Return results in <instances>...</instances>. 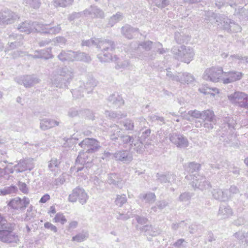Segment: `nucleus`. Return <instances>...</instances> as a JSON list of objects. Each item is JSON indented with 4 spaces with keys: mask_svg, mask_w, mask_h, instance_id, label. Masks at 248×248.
<instances>
[{
    "mask_svg": "<svg viewBox=\"0 0 248 248\" xmlns=\"http://www.w3.org/2000/svg\"><path fill=\"white\" fill-rule=\"evenodd\" d=\"M222 122L224 125L223 127H222L223 131H226L230 134H232L237 124L236 120L233 117L227 116L223 118Z\"/></svg>",
    "mask_w": 248,
    "mask_h": 248,
    "instance_id": "aec40b11",
    "label": "nucleus"
},
{
    "mask_svg": "<svg viewBox=\"0 0 248 248\" xmlns=\"http://www.w3.org/2000/svg\"><path fill=\"white\" fill-rule=\"evenodd\" d=\"M113 157L116 160L121 161L124 163H129L133 158L132 155L130 153L126 150L118 151L113 155Z\"/></svg>",
    "mask_w": 248,
    "mask_h": 248,
    "instance_id": "6ab92c4d",
    "label": "nucleus"
},
{
    "mask_svg": "<svg viewBox=\"0 0 248 248\" xmlns=\"http://www.w3.org/2000/svg\"><path fill=\"white\" fill-rule=\"evenodd\" d=\"M24 3L34 9L38 8L40 5L39 0H24Z\"/></svg>",
    "mask_w": 248,
    "mask_h": 248,
    "instance_id": "052dcab7",
    "label": "nucleus"
},
{
    "mask_svg": "<svg viewBox=\"0 0 248 248\" xmlns=\"http://www.w3.org/2000/svg\"><path fill=\"white\" fill-rule=\"evenodd\" d=\"M76 61H82L85 62H89L91 61L90 56L84 52H76Z\"/></svg>",
    "mask_w": 248,
    "mask_h": 248,
    "instance_id": "6e6d98bb",
    "label": "nucleus"
},
{
    "mask_svg": "<svg viewBox=\"0 0 248 248\" xmlns=\"http://www.w3.org/2000/svg\"><path fill=\"white\" fill-rule=\"evenodd\" d=\"M79 145L88 153H93L100 147L98 142L96 140L90 138L84 139Z\"/></svg>",
    "mask_w": 248,
    "mask_h": 248,
    "instance_id": "9b49d317",
    "label": "nucleus"
},
{
    "mask_svg": "<svg viewBox=\"0 0 248 248\" xmlns=\"http://www.w3.org/2000/svg\"><path fill=\"white\" fill-rule=\"evenodd\" d=\"M138 29L134 28L128 25H126L122 28L123 34L127 38L131 39L137 33Z\"/></svg>",
    "mask_w": 248,
    "mask_h": 248,
    "instance_id": "7c9ffc66",
    "label": "nucleus"
},
{
    "mask_svg": "<svg viewBox=\"0 0 248 248\" xmlns=\"http://www.w3.org/2000/svg\"><path fill=\"white\" fill-rule=\"evenodd\" d=\"M157 180L161 183H175L176 181L175 175L173 173L169 172L167 174H157Z\"/></svg>",
    "mask_w": 248,
    "mask_h": 248,
    "instance_id": "bb28decb",
    "label": "nucleus"
},
{
    "mask_svg": "<svg viewBox=\"0 0 248 248\" xmlns=\"http://www.w3.org/2000/svg\"><path fill=\"white\" fill-rule=\"evenodd\" d=\"M171 51L175 59L187 63L190 62L194 56L193 49L185 46H181L179 47H173Z\"/></svg>",
    "mask_w": 248,
    "mask_h": 248,
    "instance_id": "39448f33",
    "label": "nucleus"
},
{
    "mask_svg": "<svg viewBox=\"0 0 248 248\" xmlns=\"http://www.w3.org/2000/svg\"><path fill=\"white\" fill-rule=\"evenodd\" d=\"M202 111L201 112L198 110L195 109L194 110H189L188 111L187 115L193 118L201 119L202 115Z\"/></svg>",
    "mask_w": 248,
    "mask_h": 248,
    "instance_id": "0e129e2a",
    "label": "nucleus"
},
{
    "mask_svg": "<svg viewBox=\"0 0 248 248\" xmlns=\"http://www.w3.org/2000/svg\"><path fill=\"white\" fill-rule=\"evenodd\" d=\"M121 129L117 125H114L111 127L110 131V138L112 140H116L123 136Z\"/></svg>",
    "mask_w": 248,
    "mask_h": 248,
    "instance_id": "c9c22d12",
    "label": "nucleus"
},
{
    "mask_svg": "<svg viewBox=\"0 0 248 248\" xmlns=\"http://www.w3.org/2000/svg\"><path fill=\"white\" fill-rule=\"evenodd\" d=\"M38 32L44 34H56L60 32L61 28L60 25L53 27H50L49 25L40 23L38 25Z\"/></svg>",
    "mask_w": 248,
    "mask_h": 248,
    "instance_id": "a211bd4d",
    "label": "nucleus"
},
{
    "mask_svg": "<svg viewBox=\"0 0 248 248\" xmlns=\"http://www.w3.org/2000/svg\"><path fill=\"white\" fill-rule=\"evenodd\" d=\"M80 110L75 108H71L69 109L68 111V115L70 117H75L78 116L80 113Z\"/></svg>",
    "mask_w": 248,
    "mask_h": 248,
    "instance_id": "338daca9",
    "label": "nucleus"
},
{
    "mask_svg": "<svg viewBox=\"0 0 248 248\" xmlns=\"http://www.w3.org/2000/svg\"><path fill=\"white\" fill-rule=\"evenodd\" d=\"M18 18L17 15L10 10H7L0 13V24L7 25L14 23Z\"/></svg>",
    "mask_w": 248,
    "mask_h": 248,
    "instance_id": "f8f14e48",
    "label": "nucleus"
},
{
    "mask_svg": "<svg viewBox=\"0 0 248 248\" xmlns=\"http://www.w3.org/2000/svg\"><path fill=\"white\" fill-rule=\"evenodd\" d=\"M40 24L37 22L26 21L20 23L17 26V29L21 32H25L29 34L34 31L38 32V26Z\"/></svg>",
    "mask_w": 248,
    "mask_h": 248,
    "instance_id": "ddd939ff",
    "label": "nucleus"
},
{
    "mask_svg": "<svg viewBox=\"0 0 248 248\" xmlns=\"http://www.w3.org/2000/svg\"><path fill=\"white\" fill-rule=\"evenodd\" d=\"M139 198L142 201L149 203H154L156 200V196L154 193L149 192L146 194H140L139 195Z\"/></svg>",
    "mask_w": 248,
    "mask_h": 248,
    "instance_id": "4c0bfd02",
    "label": "nucleus"
},
{
    "mask_svg": "<svg viewBox=\"0 0 248 248\" xmlns=\"http://www.w3.org/2000/svg\"><path fill=\"white\" fill-rule=\"evenodd\" d=\"M107 181L109 185H112L120 188L123 187V180L118 174L113 173L108 174Z\"/></svg>",
    "mask_w": 248,
    "mask_h": 248,
    "instance_id": "5701e85b",
    "label": "nucleus"
},
{
    "mask_svg": "<svg viewBox=\"0 0 248 248\" xmlns=\"http://www.w3.org/2000/svg\"><path fill=\"white\" fill-rule=\"evenodd\" d=\"M154 2L158 8H164L170 3V0H154Z\"/></svg>",
    "mask_w": 248,
    "mask_h": 248,
    "instance_id": "e2e57ef3",
    "label": "nucleus"
},
{
    "mask_svg": "<svg viewBox=\"0 0 248 248\" xmlns=\"http://www.w3.org/2000/svg\"><path fill=\"white\" fill-rule=\"evenodd\" d=\"M139 230L142 232H143L146 236H155L159 233L156 229L149 225H146L140 228Z\"/></svg>",
    "mask_w": 248,
    "mask_h": 248,
    "instance_id": "72a5a7b5",
    "label": "nucleus"
},
{
    "mask_svg": "<svg viewBox=\"0 0 248 248\" xmlns=\"http://www.w3.org/2000/svg\"><path fill=\"white\" fill-rule=\"evenodd\" d=\"M60 121L48 118L40 119V128L42 130H46L51 128L58 126Z\"/></svg>",
    "mask_w": 248,
    "mask_h": 248,
    "instance_id": "4be33fe9",
    "label": "nucleus"
},
{
    "mask_svg": "<svg viewBox=\"0 0 248 248\" xmlns=\"http://www.w3.org/2000/svg\"><path fill=\"white\" fill-rule=\"evenodd\" d=\"M74 0H54L52 4L55 7H65L71 5Z\"/></svg>",
    "mask_w": 248,
    "mask_h": 248,
    "instance_id": "a19ab883",
    "label": "nucleus"
},
{
    "mask_svg": "<svg viewBox=\"0 0 248 248\" xmlns=\"http://www.w3.org/2000/svg\"><path fill=\"white\" fill-rule=\"evenodd\" d=\"M217 26L228 32H238L241 31V27L233 20L229 18L225 15H216L215 16Z\"/></svg>",
    "mask_w": 248,
    "mask_h": 248,
    "instance_id": "7ed1b4c3",
    "label": "nucleus"
},
{
    "mask_svg": "<svg viewBox=\"0 0 248 248\" xmlns=\"http://www.w3.org/2000/svg\"><path fill=\"white\" fill-rule=\"evenodd\" d=\"M15 224L7 221L0 227V241L5 243H17L19 241L18 236L13 231Z\"/></svg>",
    "mask_w": 248,
    "mask_h": 248,
    "instance_id": "f03ea898",
    "label": "nucleus"
},
{
    "mask_svg": "<svg viewBox=\"0 0 248 248\" xmlns=\"http://www.w3.org/2000/svg\"><path fill=\"white\" fill-rule=\"evenodd\" d=\"M10 39H16L17 40H20L19 41H15V42H11L8 48L5 49V52L9 51L10 49H13L17 47L20 46L22 45V43L21 40L23 39V36L21 34L17 35L16 34L13 33L9 35Z\"/></svg>",
    "mask_w": 248,
    "mask_h": 248,
    "instance_id": "473e14b6",
    "label": "nucleus"
},
{
    "mask_svg": "<svg viewBox=\"0 0 248 248\" xmlns=\"http://www.w3.org/2000/svg\"><path fill=\"white\" fill-rule=\"evenodd\" d=\"M84 16L92 18H103L105 17L104 12L96 6H91L83 11Z\"/></svg>",
    "mask_w": 248,
    "mask_h": 248,
    "instance_id": "2eb2a0df",
    "label": "nucleus"
},
{
    "mask_svg": "<svg viewBox=\"0 0 248 248\" xmlns=\"http://www.w3.org/2000/svg\"><path fill=\"white\" fill-rule=\"evenodd\" d=\"M87 152H80L79 153L78 156L76 159V162L77 164H80L84 165L87 161L88 155ZM88 153H89L88 152Z\"/></svg>",
    "mask_w": 248,
    "mask_h": 248,
    "instance_id": "8fccbe9b",
    "label": "nucleus"
},
{
    "mask_svg": "<svg viewBox=\"0 0 248 248\" xmlns=\"http://www.w3.org/2000/svg\"><path fill=\"white\" fill-rule=\"evenodd\" d=\"M74 77V71L71 67L65 66L57 69L51 78L52 84L56 87L67 89Z\"/></svg>",
    "mask_w": 248,
    "mask_h": 248,
    "instance_id": "f257e3e1",
    "label": "nucleus"
},
{
    "mask_svg": "<svg viewBox=\"0 0 248 248\" xmlns=\"http://www.w3.org/2000/svg\"><path fill=\"white\" fill-rule=\"evenodd\" d=\"M213 197L216 200L225 201L229 198L228 190L224 191L219 188L214 189L212 192Z\"/></svg>",
    "mask_w": 248,
    "mask_h": 248,
    "instance_id": "cd10ccee",
    "label": "nucleus"
},
{
    "mask_svg": "<svg viewBox=\"0 0 248 248\" xmlns=\"http://www.w3.org/2000/svg\"><path fill=\"white\" fill-rule=\"evenodd\" d=\"M127 202L126 195L124 194L117 195L115 200V203L119 207H122Z\"/></svg>",
    "mask_w": 248,
    "mask_h": 248,
    "instance_id": "603ef678",
    "label": "nucleus"
},
{
    "mask_svg": "<svg viewBox=\"0 0 248 248\" xmlns=\"http://www.w3.org/2000/svg\"><path fill=\"white\" fill-rule=\"evenodd\" d=\"M169 139L173 144L179 148H186L189 145L187 139L180 133H172L170 134Z\"/></svg>",
    "mask_w": 248,
    "mask_h": 248,
    "instance_id": "1a4fd4ad",
    "label": "nucleus"
},
{
    "mask_svg": "<svg viewBox=\"0 0 248 248\" xmlns=\"http://www.w3.org/2000/svg\"><path fill=\"white\" fill-rule=\"evenodd\" d=\"M114 62L116 63L115 68L117 69H124L129 65V62L127 60L121 61L119 58L117 61Z\"/></svg>",
    "mask_w": 248,
    "mask_h": 248,
    "instance_id": "bf43d9fd",
    "label": "nucleus"
},
{
    "mask_svg": "<svg viewBox=\"0 0 248 248\" xmlns=\"http://www.w3.org/2000/svg\"><path fill=\"white\" fill-rule=\"evenodd\" d=\"M231 207L227 204H221L219 206L217 216L221 218H227L232 215Z\"/></svg>",
    "mask_w": 248,
    "mask_h": 248,
    "instance_id": "a878e982",
    "label": "nucleus"
},
{
    "mask_svg": "<svg viewBox=\"0 0 248 248\" xmlns=\"http://www.w3.org/2000/svg\"><path fill=\"white\" fill-rule=\"evenodd\" d=\"M152 45L153 42L151 41L142 42L138 45L136 51L138 52L140 50L141 48L146 51H150L152 47Z\"/></svg>",
    "mask_w": 248,
    "mask_h": 248,
    "instance_id": "37998d69",
    "label": "nucleus"
},
{
    "mask_svg": "<svg viewBox=\"0 0 248 248\" xmlns=\"http://www.w3.org/2000/svg\"><path fill=\"white\" fill-rule=\"evenodd\" d=\"M51 49L50 47L47 48L46 49L41 50V53L42 55L37 56L36 57H42V59H48L51 58L52 55L51 53Z\"/></svg>",
    "mask_w": 248,
    "mask_h": 248,
    "instance_id": "13d9d810",
    "label": "nucleus"
},
{
    "mask_svg": "<svg viewBox=\"0 0 248 248\" xmlns=\"http://www.w3.org/2000/svg\"><path fill=\"white\" fill-rule=\"evenodd\" d=\"M199 91L204 94H210L213 96H215L216 93H218L219 92L218 90L216 88H211L205 86H202L200 87Z\"/></svg>",
    "mask_w": 248,
    "mask_h": 248,
    "instance_id": "ea45409f",
    "label": "nucleus"
},
{
    "mask_svg": "<svg viewBox=\"0 0 248 248\" xmlns=\"http://www.w3.org/2000/svg\"><path fill=\"white\" fill-rule=\"evenodd\" d=\"M60 161L57 158H52L49 162L48 168L53 171H55L59 168Z\"/></svg>",
    "mask_w": 248,
    "mask_h": 248,
    "instance_id": "864d4df0",
    "label": "nucleus"
},
{
    "mask_svg": "<svg viewBox=\"0 0 248 248\" xmlns=\"http://www.w3.org/2000/svg\"><path fill=\"white\" fill-rule=\"evenodd\" d=\"M233 236L236 239L239 247L246 248L248 246V240L247 239V234L243 231H239L233 234Z\"/></svg>",
    "mask_w": 248,
    "mask_h": 248,
    "instance_id": "393cba45",
    "label": "nucleus"
},
{
    "mask_svg": "<svg viewBox=\"0 0 248 248\" xmlns=\"http://www.w3.org/2000/svg\"><path fill=\"white\" fill-rule=\"evenodd\" d=\"M53 221L55 223L59 222L61 224L63 225L66 222L67 219L62 213H58L56 214L55 217L53 218Z\"/></svg>",
    "mask_w": 248,
    "mask_h": 248,
    "instance_id": "4d7b16f0",
    "label": "nucleus"
},
{
    "mask_svg": "<svg viewBox=\"0 0 248 248\" xmlns=\"http://www.w3.org/2000/svg\"><path fill=\"white\" fill-rule=\"evenodd\" d=\"M192 197L191 194L189 192L182 193L179 197V201L181 202L189 201Z\"/></svg>",
    "mask_w": 248,
    "mask_h": 248,
    "instance_id": "69168bd1",
    "label": "nucleus"
},
{
    "mask_svg": "<svg viewBox=\"0 0 248 248\" xmlns=\"http://www.w3.org/2000/svg\"><path fill=\"white\" fill-rule=\"evenodd\" d=\"M200 168V165L199 164L191 162L189 163L188 167L186 168V170L190 174H192V175L196 174V175H197V174H198L197 173V171L199 170Z\"/></svg>",
    "mask_w": 248,
    "mask_h": 248,
    "instance_id": "79ce46f5",
    "label": "nucleus"
},
{
    "mask_svg": "<svg viewBox=\"0 0 248 248\" xmlns=\"http://www.w3.org/2000/svg\"><path fill=\"white\" fill-rule=\"evenodd\" d=\"M110 51H106L102 52V54H100L98 55V58L101 62H109L111 61H117L118 60V57L115 55L113 57L109 53Z\"/></svg>",
    "mask_w": 248,
    "mask_h": 248,
    "instance_id": "f704fd0d",
    "label": "nucleus"
},
{
    "mask_svg": "<svg viewBox=\"0 0 248 248\" xmlns=\"http://www.w3.org/2000/svg\"><path fill=\"white\" fill-rule=\"evenodd\" d=\"M124 144H129L131 149L137 153H141L144 150L143 143L136 137L129 135H123L121 139Z\"/></svg>",
    "mask_w": 248,
    "mask_h": 248,
    "instance_id": "0eeeda50",
    "label": "nucleus"
},
{
    "mask_svg": "<svg viewBox=\"0 0 248 248\" xmlns=\"http://www.w3.org/2000/svg\"><path fill=\"white\" fill-rule=\"evenodd\" d=\"M30 200L28 198L24 197L22 200L19 197L12 199L8 205L12 208L16 210H24L29 204Z\"/></svg>",
    "mask_w": 248,
    "mask_h": 248,
    "instance_id": "dca6fc26",
    "label": "nucleus"
},
{
    "mask_svg": "<svg viewBox=\"0 0 248 248\" xmlns=\"http://www.w3.org/2000/svg\"><path fill=\"white\" fill-rule=\"evenodd\" d=\"M31 161L32 160L30 159L20 160L19 162L15 166V168H17V172H22L27 170H31L33 168L30 164Z\"/></svg>",
    "mask_w": 248,
    "mask_h": 248,
    "instance_id": "c85d7f7f",
    "label": "nucleus"
},
{
    "mask_svg": "<svg viewBox=\"0 0 248 248\" xmlns=\"http://www.w3.org/2000/svg\"><path fill=\"white\" fill-rule=\"evenodd\" d=\"M17 190V187L15 186H10L5 187L2 189H0V195L5 196L8 194L15 193Z\"/></svg>",
    "mask_w": 248,
    "mask_h": 248,
    "instance_id": "09e8293b",
    "label": "nucleus"
},
{
    "mask_svg": "<svg viewBox=\"0 0 248 248\" xmlns=\"http://www.w3.org/2000/svg\"><path fill=\"white\" fill-rule=\"evenodd\" d=\"M173 79L182 84H189L194 79V77L188 73H179V76L173 77Z\"/></svg>",
    "mask_w": 248,
    "mask_h": 248,
    "instance_id": "c756f323",
    "label": "nucleus"
},
{
    "mask_svg": "<svg viewBox=\"0 0 248 248\" xmlns=\"http://www.w3.org/2000/svg\"><path fill=\"white\" fill-rule=\"evenodd\" d=\"M216 5L219 9L223 6H227L228 5H230L231 7L234 8L236 6V4L233 0H225V1L217 0L216 2Z\"/></svg>",
    "mask_w": 248,
    "mask_h": 248,
    "instance_id": "49530a36",
    "label": "nucleus"
},
{
    "mask_svg": "<svg viewBox=\"0 0 248 248\" xmlns=\"http://www.w3.org/2000/svg\"><path fill=\"white\" fill-rule=\"evenodd\" d=\"M97 41H98V39L96 38H91L90 40H83L82 42V46H90L94 45L97 46Z\"/></svg>",
    "mask_w": 248,
    "mask_h": 248,
    "instance_id": "680f3d73",
    "label": "nucleus"
},
{
    "mask_svg": "<svg viewBox=\"0 0 248 248\" xmlns=\"http://www.w3.org/2000/svg\"><path fill=\"white\" fill-rule=\"evenodd\" d=\"M224 72L221 67H212L207 68L204 72L202 78L213 82L221 81Z\"/></svg>",
    "mask_w": 248,
    "mask_h": 248,
    "instance_id": "423d86ee",
    "label": "nucleus"
},
{
    "mask_svg": "<svg viewBox=\"0 0 248 248\" xmlns=\"http://www.w3.org/2000/svg\"><path fill=\"white\" fill-rule=\"evenodd\" d=\"M123 18V14L120 12L117 13L113 15L109 19L108 24L111 27L114 26L116 23L122 20Z\"/></svg>",
    "mask_w": 248,
    "mask_h": 248,
    "instance_id": "c03bdc74",
    "label": "nucleus"
},
{
    "mask_svg": "<svg viewBox=\"0 0 248 248\" xmlns=\"http://www.w3.org/2000/svg\"><path fill=\"white\" fill-rule=\"evenodd\" d=\"M202 115L201 119L203 122H212V120L215 119V116L213 111L210 109H207L202 111Z\"/></svg>",
    "mask_w": 248,
    "mask_h": 248,
    "instance_id": "58836bf2",
    "label": "nucleus"
},
{
    "mask_svg": "<svg viewBox=\"0 0 248 248\" xmlns=\"http://www.w3.org/2000/svg\"><path fill=\"white\" fill-rule=\"evenodd\" d=\"M175 39L178 44H182L188 40V36L185 35L183 33L176 32Z\"/></svg>",
    "mask_w": 248,
    "mask_h": 248,
    "instance_id": "3c124183",
    "label": "nucleus"
},
{
    "mask_svg": "<svg viewBox=\"0 0 248 248\" xmlns=\"http://www.w3.org/2000/svg\"><path fill=\"white\" fill-rule=\"evenodd\" d=\"M97 47L101 49L102 52L112 51L115 49V44L114 42L110 40L98 39Z\"/></svg>",
    "mask_w": 248,
    "mask_h": 248,
    "instance_id": "412c9836",
    "label": "nucleus"
},
{
    "mask_svg": "<svg viewBox=\"0 0 248 248\" xmlns=\"http://www.w3.org/2000/svg\"><path fill=\"white\" fill-rule=\"evenodd\" d=\"M185 178L187 180H191L190 185L195 189H199L202 191L208 190L211 187V185L206 178L202 175L194 174L186 175Z\"/></svg>",
    "mask_w": 248,
    "mask_h": 248,
    "instance_id": "20e7f679",
    "label": "nucleus"
},
{
    "mask_svg": "<svg viewBox=\"0 0 248 248\" xmlns=\"http://www.w3.org/2000/svg\"><path fill=\"white\" fill-rule=\"evenodd\" d=\"M238 107L248 108V95L246 93L245 96L242 97Z\"/></svg>",
    "mask_w": 248,
    "mask_h": 248,
    "instance_id": "774afa93",
    "label": "nucleus"
},
{
    "mask_svg": "<svg viewBox=\"0 0 248 248\" xmlns=\"http://www.w3.org/2000/svg\"><path fill=\"white\" fill-rule=\"evenodd\" d=\"M234 8H235L234 14L239 15V18H244L248 17V8L245 7L235 8V6Z\"/></svg>",
    "mask_w": 248,
    "mask_h": 248,
    "instance_id": "a18cd8bd",
    "label": "nucleus"
},
{
    "mask_svg": "<svg viewBox=\"0 0 248 248\" xmlns=\"http://www.w3.org/2000/svg\"><path fill=\"white\" fill-rule=\"evenodd\" d=\"M223 75L226 77H222L221 82L224 84H228L240 80L243 74L238 71H232L227 73L224 72Z\"/></svg>",
    "mask_w": 248,
    "mask_h": 248,
    "instance_id": "f3484780",
    "label": "nucleus"
},
{
    "mask_svg": "<svg viewBox=\"0 0 248 248\" xmlns=\"http://www.w3.org/2000/svg\"><path fill=\"white\" fill-rule=\"evenodd\" d=\"M76 52L72 50H62L58 56V59L62 61H76Z\"/></svg>",
    "mask_w": 248,
    "mask_h": 248,
    "instance_id": "b1692460",
    "label": "nucleus"
},
{
    "mask_svg": "<svg viewBox=\"0 0 248 248\" xmlns=\"http://www.w3.org/2000/svg\"><path fill=\"white\" fill-rule=\"evenodd\" d=\"M88 235L87 232L79 233L72 237V241L81 242L85 240L88 237Z\"/></svg>",
    "mask_w": 248,
    "mask_h": 248,
    "instance_id": "5fc2aeb1",
    "label": "nucleus"
},
{
    "mask_svg": "<svg viewBox=\"0 0 248 248\" xmlns=\"http://www.w3.org/2000/svg\"><path fill=\"white\" fill-rule=\"evenodd\" d=\"M245 96V93L243 92H235L233 93L228 96V100L234 105L239 106L243 97Z\"/></svg>",
    "mask_w": 248,
    "mask_h": 248,
    "instance_id": "2f4dec72",
    "label": "nucleus"
},
{
    "mask_svg": "<svg viewBox=\"0 0 248 248\" xmlns=\"http://www.w3.org/2000/svg\"><path fill=\"white\" fill-rule=\"evenodd\" d=\"M108 100L114 105L116 107H120L124 103V101L122 97L117 94H113L110 95Z\"/></svg>",
    "mask_w": 248,
    "mask_h": 248,
    "instance_id": "e433bc0d",
    "label": "nucleus"
},
{
    "mask_svg": "<svg viewBox=\"0 0 248 248\" xmlns=\"http://www.w3.org/2000/svg\"><path fill=\"white\" fill-rule=\"evenodd\" d=\"M16 81L26 88L33 86L40 81V79L34 75H24L15 78Z\"/></svg>",
    "mask_w": 248,
    "mask_h": 248,
    "instance_id": "9d476101",
    "label": "nucleus"
},
{
    "mask_svg": "<svg viewBox=\"0 0 248 248\" xmlns=\"http://www.w3.org/2000/svg\"><path fill=\"white\" fill-rule=\"evenodd\" d=\"M88 195L84 189L78 186L74 188L71 194L69 195L68 200L70 202H75L78 200L81 204H84L88 199Z\"/></svg>",
    "mask_w": 248,
    "mask_h": 248,
    "instance_id": "6e6552de",
    "label": "nucleus"
},
{
    "mask_svg": "<svg viewBox=\"0 0 248 248\" xmlns=\"http://www.w3.org/2000/svg\"><path fill=\"white\" fill-rule=\"evenodd\" d=\"M105 114L110 119H120L126 116L125 113L122 114L121 112L116 113L113 111H106Z\"/></svg>",
    "mask_w": 248,
    "mask_h": 248,
    "instance_id": "de8ad7c7",
    "label": "nucleus"
},
{
    "mask_svg": "<svg viewBox=\"0 0 248 248\" xmlns=\"http://www.w3.org/2000/svg\"><path fill=\"white\" fill-rule=\"evenodd\" d=\"M96 86V82L94 80L92 79L87 82L85 85H84L85 89L84 91L82 90V87H80L78 90H72V91L71 92L74 97L77 98H80L84 96L83 93L84 92L88 93L92 92L93 88Z\"/></svg>",
    "mask_w": 248,
    "mask_h": 248,
    "instance_id": "4468645a",
    "label": "nucleus"
}]
</instances>
